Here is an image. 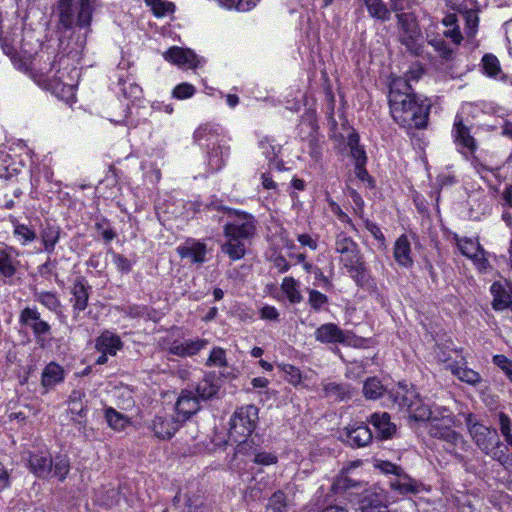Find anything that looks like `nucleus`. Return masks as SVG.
Listing matches in <instances>:
<instances>
[{"label": "nucleus", "instance_id": "f8f14e48", "mask_svg": "<svg viewBox=\"0 0 512 512\" xmlns=\"http://www.w3.org/2000/svg\"><path fill=\"white\" fill-rule=\"evenodd\" d=\"M335 250L341 255V262L344 266L353 264L357 259L363 257L357 243L345 233L336 236Z\"/></svg>", "mask_w": 512, "mask_h": 512}, {"label": "nucleus", "instance_id": "2f4dec72", "mask_svg": "<svg viewBox=\"0 0 512 512\" xmlns=\"http://www.w3.org/2000/svg\"><path fill=\"white\" fill-rule=\"evenodd\" d=\"M451 372L462 382L470 385H476L481 381L479 373L463 365H453L450 367Z\"/></svg>", "mask_w": 512, "mask_h": 512}, {"label": "nucleus", "instance_id": "20e7f679", "mask_svg": "<svg viewBox=\"0 0 512 512\" xmlns=\"http://www.w3.org/2000/svg\"><path fill=\"white\" fill-rule=\"evenodd\" d=\"M469 431L476 445L485 454L502 464L507 461V454L502 448V443L496 429L474 423L469 427Z\"/></svg>", "mask_w": 512, "mask_h": 512}, {"label": "nucleus", "instance_id": "f257e3e1", "mask_svg": "<svg viewBox=\"0 0 512 512\" xmlns=\"http://www.w3.org/2000/svg\"><path fill=\"white\" fill-rule=\"evenodd\" d=\"M389 107L392 118L401 127L423 128L426 125L427 106L418 103L407 81L394 79L390 85Z\"/></svg>", "mask_w": 512, "mask_h": 512}, {"label": "nucleus", "instance_id": "0eeeda50", "mask_svg": "<svg viewBox=\"0 0 512 512\" xmlns=\"http://www.w3.org/2000/svg\"><path fill=\"white\" fill-rule=\"evenodd\" d=\"M473 7L474 3L472 0H469V5L465 3L457 7H453L457 13H450V32H460L459 22H464L465 28L470 32L477 30L479 18L477 11Z\"/></svg>", "mask_w": 512, "mask_h": 512}, {"label": "nucleus", "instance_id": "a878e982", "mask_svg": "<svg viewBox=\"0 0 512 512\" xmlns=\"http://www.w3.org/2000/svg\"><path fill=\"white\" fill-rule=\"evenodd\" d=\"M394 258L401 266L410 267L412 265L410 242L405 235L400 236L395 242Z\"/></svg>", "mask_w": 512, "mask_h": 512}, {"label": "nucleus", "instance_id": "39448f33", "mask_svg": "<svg viewBox=\"0 0 512 512\" xmlns=\"http://www.w3.org/2000/svg\"><path fill=\"white\" fill-rule=\"evenodd\" d=\"M99 0H80V9L77 16L74 15L70 0H62L59 6V21L65 29H85L89 26L92 11Z\"/></svg>", "mask_w": 512, "mask_h": 512}, {"label": "nucleus", "instance_id": "412c9836", "mask_svg": "<svg viewBox=\"0 0 512 512\" xmlns=\"http://www.w3.org/2000/svg\"><path fill=\"white\" fill-rule=\"evenodd\" d=\"M181 258L189 259L192 263H203L206 255V245L196 241H186L177 248Z\"/></svg>", "mask_w": 512, "mask_h": 512}, {"label": "nucleus", "instance_id": "1a4fd4ad", "mask_svg": "<svg viewBox=\"0 0 512 512\" xmlns=\"http://www.w3.org/2000/svg\"><path fill=\"white\" fill-rule=\"evenodd\" d=\"M180 425L179 418L166 413H159L154 416L149 427L158 439L169 440L175 435Z\"/></svg>", "mask_w": 512, "mask_h": 512}, {"label": "nucleus", "instance_id": "5701e85b", "mask_svg": "<svg viewBox=\"0 0 512 512\" xmlns=\"http://www.w3.org/2000/svg\"><path fill=\"white\" fill-rule=\"evenodd\" d=\"M122 345L120 337L110 331L103 332L96 339V349L101 353L111 356H115L117 351L122 348Z\"/></svg>", "mask_w": 512, "mask_h": 512}, {"label": "nucleus", "instance_id": "4d7b16f0", "mask_svg": "<svg viewBox=\"0 0 512 512\" xmlns=\"http://www.w3.org/2000/svg\"><path fill=\"white\" fill-rule=\"evenodd\" d=\"M196 89L192 84L181 83L173 90V96L177 99H187L194 95Z\"/></svg>", "mask_w": 512, "mask_h": 512}, {"label": "nucleus", "instance_id": "338daca9", "mask_svg": "<svg viewBox=\"0 0 512 512\" xmlns=\"http://www.w3.org/2000/svg\"><path fill=\"white\" fill-rule=\"evenodd\" d=\"M422 74H423V69H422V67H421V66H419V65H416L415 67H412V68H411V69L406 73L405 78H402V80L407 81V85H408L409 87H411V86H410V84H409V82H410L411 80L417 81V80L422 76ZM398 79H401V77H399Z\"/></svg>", "mask_w": 512, "mask_h": 512}, {"label": "nucleus", "instance_id": "f03ea898", "mask_svg": "<svg viewBox=\"0 0 512 512\" xmlns=\"http://www.w3.org/2000/svg\"><path fill=\"white\" fill-rule=\"evenodd\" d=\"M255 230L251 215L235 212V218L224 226L226 242L221 245V251L233 261L243 258L246 253L245 241L254 235Z\"/></svg>", "mask_w": 512, "mask_h": 512}, {"label": "nucleus", "instance_id": "7ed1b4c3", "mask_svg": "<svg viewBox=\"0 0 512 512\" xmlns=\"http://www.w3.org/2000/svg\"><path fill=\"white\" fill-rule=\"evenodd\" d=\"M258 408L255 405H246L238 408L230 419L229 438L237 442V453H249L251 449L247 437L251 436L258 422Z\"/></svg>", "mask_w": 512, "mask_h": 512}, {"label": "nucleus", "instance_id": "13d9d810", "mask_svg": "<svg viewBox=\"0 0 512 512\" xmlns=\"http://www.w3.org/2000/svg\"><path fill=\"white\" fill-rule=\"evenodd\" d=\"M113 262L116 265L117 269L122 273H128L129 271H131V261L124 257L123 255L113 253Z\"/></svg>", "mask_w": 512, "mask_h": 512}, {"label": "nucleus", "instance_id": "5fc2aeb1", "mask_svg": "<svg viewBox=\"0 0 512 512\" xmlns=\"http://www.w3.org/2000/svg\"><path fill=\"white\" fill-rule=\"evenodd\" d=\"M69 472V463L64 458H57L56 461L52 462V476L57 477L60 481L66 478Z\"/></svg>", "mask_w": 512, "mask_h": 512}, {"label": "nucleus", "instance_id": "c9c22d12", "mask_svg": "<svg viewBox=\"0 0 512 512\" xmlns=\"http://www.w3.org/2000/svg\"><path fill=\"white\" fill-rule=\"evenodd\" d=\"M105 418L108 425L118 431L124 430L130 423L128 417L113 408L106 409Z\"/></svg>", "mask_w": 512, "mask_h": 512}, {"label": "nucleus", "instance_id": "a19ab883", "mask_svg": "<svg viewBox=\"0 0 512 512\" xmlns=\"http://www.w3.org/2000/svg\"><path fill=\"white\" fill-rule=\"evenodd\" d=\"M13 234L17 237L21 245L25 246L34 241L37 237L36 232L30 229L27 225L17 223L14 225Z\"/></svg>", "mask_w": 512, "mask_h": 512}, {"label": "nucleus", "instance_id": "393cba45", "mask_svg": "<svg viewBox=\"0 0 512 512\" xmlns=\"http://www.w3.org/2000/svg\"><path fill=\"white\" fill-rule=\"evenodd\" d=\"M347 430V439L350 444L356 445L358 447H363L368 445L373 438L372 432L368 426L364 424H360L357 426H349L346 428Z\"/></svg>", "mask_w": 512, "mask_h": 512}, {"label": "nucleus", "instance_id": "e433bc0d", "mask_svg": "<svg viewBox=\"0 0 512 512\" xmlns=\"http://www.w3.org/2000/svg\"><path fill=\"white\" fill-rule=\"evenodd\" d=\"M385 392V388L376 377L368 378L363 385V394L367 399H377Z\"/></svg>", "mask_w": 512, "mask_h": 512}, {"label": "nucleus", "instance_id": "8fccbe9b", "mask_svg": "<svg viewBox=\"0 0 512 512\" xmlns=\"http://www.w3.org/2000/svg\"><path fill=\"white\" fill-rule=\"evenodd\" d=\"M206 366L212 367H225L227 366L226 354L222 348H214L209 358L207 359Z\"/></svg>", "mask_w": 512, "mask_h": 512}, {"label": "nucleus", "instance_id": "4468645a", "mask_svg": "<svg viewBox=\"0 0 512 512\" xmlns=\"http://www.w3.org/2000/svg\"><path fill=\"white\" fill-rule=\"evenodd\" d=\"M91 287L85 282L83 278H77L70 290L74 318H77L79 313L84 311L88 306L89 290Z\"/></svg>", "mask_w": 512, "mask_h": 512}, {"label": "nucleus", "instance_id": "f3484780", "mask_svg": "<svg viewBox=\"0 0 512 512\" xmlns=\"http://www.w3.org/2000/svg\"><path fill=\"white\" fill-rule=\"evenodd\" d=\"M454 142L461 149L473 153L477 148L475 138L471 134V127L464 124L457 115L454 122Z\"/></svg>", "mask_w": 512, "mask_h": 512}, {"label": "nucleus", "instance_id": "774afa93", "mask_svg": "<svg viewBox=\"0 0 512 512\" xmlns=\"http://www.w3.org/2000/svg\"><path fill=\"white\" fill-rule=\"evenodd\" d=\"M272 261H273L274 267L277 268L280 273H284V272L288 271L290 268V265L287 262V260L285 259V257H283L281 255L274 257Z\"/></svg>", "mask_w": 512, "mask_h": 512}, {"label": "nucleus", "instance_id": "79ce46f5", "mask_svg": "<svg viewBox=\"0 0 512 512\" xmlns=\"http://www.w3.org/2000/svg\"><path fill=\"white\" fill-rule=\"evenodd\" d=\"M218 390V385L212 383L210 380L204 379L196 388V396L198 399L207 400L215 396L218 393Z\"/></svg>", "mask_w": 512, "mask_h": 512}, {"label": "nucleus", "instance_id": "37998d69", "mask_svg": "<svg viewBox=\"0 0 512 512\" xmlns=\"http://www.w3.org/2000/svg\"><path fill=\"white\" fill-rule=\"evenodd\" d=\"M219 2L225 8L245 12L253 9L259 0H219Z\"/></svg>", "mask_w": 512, "mask_h": 512}, {"label": "nucleus", "instance_id": "dca6fc26", "mask_svg": "<svg viewBox=\"0 0 512 512\" xmlns=\"http://www.w3.org/2000/svg\"><path fill=\"white\" fill-rule=\"evenodd\" d=\"M19 252L12 246L0 245V274L5 278H11L15 275L19 261Z\"/></svg>", "mask_w": 512, "mask_h": 512}, {"label": "nucleus", "instance_id": "c03bdc74", "mask_svg": "<svg viewBox=\"0 0 512 512\" xmlns=\"http://www.w3.org/2000/svg\"><path fill=\"white\" fill-rule=\"evenodd\" d=\"M484 72L489 77H496L501 72L500 62L496 56L486 54L482 58Z\"/></svg>", "mask_w": 512, "mask_h": 512}, {"label": "nucleus", "instance_id": "6e6552de", "mask_svg": "<svg viewBox=\"0 0 512 512\" xmlns=\"http://www.w3.org/2000/svg\"><path fill=\"white\" fill-rule=\"evenodd\" d=\"M19 322L22 326L32 330L37 342L43 341L51 330V326L41 319L40 313L36 308H24L20 313Z\"/></svg>", "mask_w": 512, "mask_h": 512}, {"label": "nucleus", "instance_id": "f704fd0d", "mask_svg": "<svg viewBox=\"0 0 512 512\" xmlns=\"http://www.w3.org/2000/svg\"><path fill=\"white\" fill-rule=\"evenodd\" d=\"M400 42L414 55H420L423 52L422 34H402Z\"/></svg>", "mask_w": 512, "mask_h": 512}, {"label": "nucleus", "instance_id": "e2e57ef3", "mask_svg": "<svg viewBox=\"0 0 512 512\" xmlns=\"http://www.w3.org/2000/svg\"><path fill=\"white\" fill-rule=\"evenodd\" d=\"M380 470L385 474H393L398 477L404 470L400 466H397L388 461H382L378 464Z\"/></svg>", "mask_w": 512, "mask_h": 512}, {"label": "nucleus", "instance_id": "9b49d317", "mask_svg": "<svg viewBox=\"0 0 512 512\" xmlns=\"http://www.w3.org/2000/svg\"><path fill=\"white\" fill-rule=\"evenodd\" d=\"M315 338L322 343L350 344L353 339V334L340 329L336 324L327 323L321 325L315 331Z\"/></svg>", "mask_w": 512, "mask_h": 512}, {"label": "nucleus", "instance_id": "49530a36", "mask_svg": "<svg viewBox=\"0 0 512 512\" xmlns=\"http://www.w3.org/2000/svg\"><path fill=\"white\" fill-rule=\"evenodd\" d=\"M428 36H432L428 38V44L434 48L439 56L446 58L448 48L446 46L444 36H448V34H428Z\"/></svg>", "mask_w": 512, "mask_h": 512}, {"label": "nucleus", "instance_id": "c85d7f7f", "mask_svg": "<svg viewBox=\"0 0 512 512\" xmlns=\"http://www.w3.org/2000/svg\"><path fill=\"white\" fill-rule=\"evenodd\" d=\"M347 268L350 276L359 286H363L368 282V274L367 267L364 261V257H361L353 262V264H348L344 266Z\"/></svg>", "mask_w": 512, "mask_h": 512}, {"label": "nucleus", "instance_id": "58836bf2", "mask_svg": "<svg viewBox=\"0 0 512 512\" xmlns=\"http://www.w3.org/2000/svg\"><path fill=\"white\" fill-rule=\"evenodd\" d=\"M369 13L378 19L385 20L389 17L390 12L382 0H363Z\"/></svg>", "mask_w": 512, "mask_h": 512}, {"label": "nucleus", "instance_id": "a211bd4d", "mask_svg": "<svg viewBox=\"0 0 512 512\" xmlns=\"http://www.w3.org/2000/svg\"><path fill=\"white\" fill-rule=\"evenodd\" d=\"M28 466L36 476L47 477L52 472L51 455L48 452L30 453Z\"/></svg>", "mask_w": 512, "mask_h": 512}, {"label": "nucleus", "instance_id": "680f3d73", "mask_svg": "<svg viewBox=\"0 0 512 512\" xmlns=\"http://www.w3.org/2000/svg\"><path fill=\"white\" fill-rule=\"evenodd\" d=\"M493 363L499 367L506 375L512 372V361L504 355H495Z\"/></svg>", "mask_w": 512, "mask_h": 512}, {"label": "nucleus", "instance_id": "603ef678", "mask_svg": "<svg viewBox=\"0 0 512 512\" xmlns=\"http://www.w3.org/2000/svg\"><path fill=\"white\" fill-rule=\"evenodd\" d=\"M308 294V303L311 308L316 311L320 310L322 306L328 303V297L317 290L309 289Z\"/></svg>", "mask_w": 512, "mask_h": 512}, {"label": "nucleus", "instance_id": "4c0bfd02", "mask_svg": "<svg viewBox=\"0 0 512 512\" xmlns=\"http://www.w3.org/2000/svg\"><path fill=\"white\" fill-rule=\"evenodd\" d=\"M144 2L157 17L171 14L174 11V5L171 2L164 0H144Z\"/></svg>", "mask_w": 512, "mask_h": 512}, {"label": "nucleus", "instance_id": "69168bd1", "mask_svg": "<svg viewBox=\"0 0 512 512\" xmlns=\"http://www.w3.org/2000/svg\"><path fill=\"white\" fill-rule=\"evenodd\" d=\"M365 227L373 235V237L376 240H378L381 243L384 242L385 237H384L381 229L375 223H373L369 220H365Z\"/></svg>", "mask_w": 512, "mask_h": 512}, {"label": "nucleus", "instance_id": "4be33fe9", "mask_svg": "<svg viewBox=\"0 0 512 512\" xmlns=\"http://www.w3.org/2000/svg\"><path fill=\"white\" fill-rule=\"evenodd\" d=\"M370 423L378 436L382 439L391 438L396 432V426L390 421V415L387 412L372 414Z\"/></svg>", "mask_w": 512, "mask_h": 512}, {"label": "nucleus", "instance_id": "ea45409f", "mask_svg": "<svg viewBox=\"0 0 512 512\" xmlns=\"http://www.w3.org/2000/svg\"><path fill=\"white\" fill-rule=\"evenodd\" d=\"M349 147L351 156L355 160V165H365L366 164V154L363 148L359 146V137L356 134H353L349 137Z\"/></svg>", "mask_w": 512, "mask_h": 512}, {"label": "nucleus", "instance_id": "aec40b11", "mask_svg": "<svg viewBox=\"0 0 512 512\" xmlns=\"http://www.w3.org/2000/svg\"><path fill=\"white\" fill-rule=\"evenodd\" d=\"M390 487L402 495H407L421 492L424 486L403 471L398 477L390 481Z\"/></svg>", "mask_w": 512, "mask_h": 512}, {"label": "nucleus", "instance_id": "cd10ccee", "mask_svg": "<svg viewBox=\"0 0 512 512\" xmlns=\"http://www.w3.org/2000/svg\"><path fill=\"white\" fill-rule=\"evenodd\" d=\"M60 227L47 223L41 230L40 236L44 245V250L48 253H52L55 249V245L58 243L60 238Z\"/></svg>", "mask_w": 512, "mask_h": 512}, {"label": "nucleus", "instance_id": "864d4df0", "mask_svg": "<svg viewBox=\"0 0 512 512\" xmlns=\"http://www.w3.org/2000/svg\"><path fill=\"white\" fill-rule=\"evenodd\" d=\"M187 512H210V507L205 503L202 496L189 497L186 503Z\"/></svg>", "mask_w": 512, "mask_h": 512}, {"label": "nucleus", "instance_id": "72a5a7b5", "mask_svg": "<svg viewBox=\"0 0 512 512\" xmlns=\"http://www.w3.org/2000/svg\"><path fill=\"white\" fill-rule=\"evenodd\" d=\"M323 390L326 397L334 398L335 400H344L350 397L349 387L345 384L335 382L325 383Z\"/></svg>", "mask_w": 512, "mask_h": 512}, {"label": "nucleus", "instance_id": "6ab92c4d", "mask_svg": "<svg viewBox=\"0 0 512 512\" xmlns=\"http://www.w3.org/2000/svg\"><path fill=\"white\" fill-rule=\"evenodd\" d=\"M207 343V340L199 338L187 339L182 342L174 341L169 347V352L180 357L193 356L205 348Z\"/></svg>", "mask_w": 512, "mask_h": 512}, {"label": "nucleus", "instance_id": "09e8293b", "mask_svg": "<svg viewBox=\"0 0 512 512\" xmlns=\"http://www.w3.org/2000/svg\"><path fill=\"white\" fill-rule=\"evenodd\" d=\"M286 507L285 495L283 492H275L267 504V512H284Z\"/></svg>", "mask_w": 512, "mask_h": 512}, {"label": "nucleus", "instance_id": "423d86ee", "mask_svg": "<svg viewBox=\"0 0 512 512\" xmlns=\"http://www.w3.org/2000/svg\"><path fill=\"white\" fill-rule=\"evenodd\" d=\"M395 401L400 408L406 409L415 421L429 420L434 414L431 409L423 403L414 390H406L404 393L399 392L395 396Z\"/></svg>", "mask_w": 512, "mask_h": 512}, {"label": "nucleus", "instance_id": "2eb2a0df", "mask_svg": "<svg viewBox=\"0 0 512 512\" xmlns=\"http://www.w3.org/2000/svg\"><path fill=\"white\" fill-rule=\"evenodd\" d=\"M165 59L173 64L193 69L201 64V60L191 49L172 47L165 53Z\"/></svg>", "mask_w": 512, "mask_h": 512}, {"label": "nucleus", "instance_id": "de8ad7c7", "mask_svg": "<svg viewBox=\"0 0 512 512\" xmlns=\"http://www.w3.org/2000/svg\"><path fill=\"white\" fill-rule=\"evenodd\" d=\"M85 397V392L82 390H73L69 396V401L71 404V412L77 413L79 416L83 417L85 415V407L82 404V399Z\"/></svg>", "mask_w": 512, "mask_h": 512}, {"label": "nucleus", "instance_id": "7c9ffc66", "mask_svg": "<svg viewBox=\"0 0 512 512\" xmlns=\"http://www.w3.org/2000/svg\"><path fill=\"white\" fill-rule=\"evenodd\" d=\"M281 290L292 304H298L303 300L299 290V283L293 277H285L281 283Z\"/></svg>", "mask_w": 512, "mask_h": 512}, {"label": "nucleus", "instance_id": "b1692460", "mask_svg": "<svg viewBox=\"0 0 512 512\" xmlns=\"http://www.w3.org/2000/svg\"><path fill=\"white\" fill-rule=\"evenodd\" d=\"M493 295V308L495 310H504L512 304V289L508 285L493 283L491 286Z\"/></svg>", "mask_w": 512, "mask_h": 512}, {"label": "nucleus", "instance_id": "6e6d98bb", "mask_svg": "<svg viewBox=\"0 0 512 512\" xmlns=\"http://www.w3.org/2000/svg\"><path fill=\"white\" fill-rule=\"evenodd\" d=\"M280 368L290 384L296 386L301 382V372L297 367L290 364H282Z\"/></svg>", "mask_w": 512, "mask_h": 512}, {"label": "nucleus", "instance_id": "bb28decb", "mask_svg": "<svg viewBox=\"0 0 512 512\" xmlns=\"http://www.w3.org/2000/svg\"><path fill=\"white\" fill-rule=\"evenodd\" d=\"M64 380L63 368L55 362L49 363L42 373V385L44 387H54L56 384Z\"/></svg>", "mask_w": 512, "mask_h": 512}, {"label": "nucleus", "instance_id": "473e14b6", "mask_svg": "<svg viewBox=\"0 0 512 512\" xmlns=\"http://www.w3.org/2000/svg\"><path fill=\"white\" fill-rule=\"evenodd\" d=\"M429 421L430 435L445 440L448 437V419L445 416L439 418L434 413Z\"/></svg>", "mask_w": 512, "mask_h": 512}, {"label": "nucleus", "instance_id": "9d476101", "mask_svg": "<svg viewBox=\"0 0 512 512\" xmlns=\"http://www.w3.org/2000/svg\"><path fill=\"white\" fill-rule=\"evenodd\" d=\"M455 240L462 255L471 259L479 270L486 269L488 261L485 257L484 250L481 248L477 240H473L471 238H459L457 235H455Z\"/></svg>", "mask_w": 512, "mask_h": 512}, {"label": "nucleus", "instance_id": "c756f323", "mask_svg": "<svg viewBox=\"0 0 512 512\" xmlns=\"http://www.w3.org/2000/svg\"><path fill=\"white\" fill-rule=\"evenodd\" d=\"M347 268L350 276L359 286H363L368 282V274L367 267L364 261V257H361L353 262V264H348L344 266Z\"/></svg>", "mask_w": 512, "mask_h": 512}, {"label": "nucleus", "instance_id": "0e129e2a", "mask_svg": "<svg viewBox=\"0 0 512 512\" xmlns=\"http://www.w3.org/2000/svg\"><path fill=\"white\" fill-rule=\"evenodd\" d=\"M260 317L265 320L276 321L278 320L279 313L274 306H264L260 310Z\"/></svg>", "mask_w": 512, "mask_h": 512}, {"label": "nucleus", "instance_id": "ddd939ff", "mask_svg": "<svg viewBox=\"0 0 512 512\" xmlns=\"http://www.w3.org/2000/svg\"><path fill=\"white\" fill-rule=\"evenodd\" d=\"M199 409V399L196 394L189 390H182L175 404L176 418L180 419V423L196 414Z\"/></svg>", "mask_w": 512, "mask_h": 512}, {"label": "nucleus", "instance_id": "bf43d9fd", "mask_svg": "<svg viewBox=\"0 0 512 512\" xmlns=\"http://www.w3.org/2000/svg\"><path fill=\"white\" fill-rule=\"evenodd\" d=\"M499 422H500L501 433L504 436L506 442H508L510 440V438L512 437L511 420L506 414L500 413L499 414Z\"/></svg>", "mask_w": 512, "mask_h": 512}, {"label": "nucleus", "instance_id": "3c124183", "mask_svg": "<svg viewBox=\"0 0 512 512\" xmlns=\"http://www.w3.org/2000/svg\"><path fill=\"white\" fill-rule=\"evenodd\" d=\"M36 300L51 311H55L60 306V301L55 294L51 292H40L36 294Z\"/></svg>", "mask_w": 512, "mask_h": 512}, {"label": "nucleus", "instance_id": "052dcab7", "mask_svg": "<svg viewBox=\"0 0 512 512\" xmlns=\"http://www.w3.org/2000/svg\"><path fill=\"white\" fill-rule=\"evenodd\" d=\"M254 453V462L261 465H271L276 463L277 457L269 452H255Z\"/></svg>", "mask_w": 512, "mask_h": 512}, {"label": "nucleus", "instance_id": "a18cd8bd", "mask_svg": "<svg viewBox=\"0 0 512 512\" xmlns=\"http://www.w3.org/2000/svg\"><path fill=\"white\" fill-rule=\"evenodd\" d=\"M214 138H217L216 132L209 125L200 126L194 132L195 141L200 144H203L202 142L205 141L208 149H210V142Z\"/></svg>", "mask_w": 512, "mask_h": 512}]
</instances>
